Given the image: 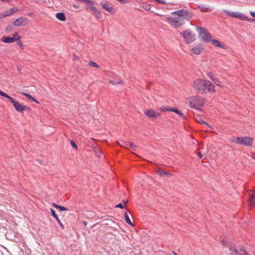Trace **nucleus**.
Returning a JSON list of instances; mask_svg holds the SVG:
<instances>
[{
    "mask_svg": "<svg viewBox=\"0 0 255 255\" xmlns=\"http://www.w3.org/2000/svg\"><path fill=\"white\" fill-rule=\"evenodd\" d=\"M242 251H243L245 252V254L246 255H248V253L246 251H245V250H243V249H242Z\"/></svg>",
    "mask_w": 255,
    "mask_h": 255,
    "instance_id": "obj_56",
    "label": "nucleus"
},
{
    "mask_svg": "<svg viewBox=\"0 0 255 255\" xmlns=\"http://www.w3.org/2000/svg\"><path fill=\"white\" fill-rule=\"evenodd\" d=\"M52 205L56 209H59L61 211H65L68 210V209L67 208L61 205H57V204L54 202L52 203Z\"/></svg>",
    "mask_w": 255,
    "mask_h": 255,
    "instance_id": "obj_18",
    "label": "nucleus"
},
{
    "mask_svg": "<svg viewBox=\"0 0 255 255\" xmlns=\"http://www.w3.org/2000/svg\"><path fill=\"white\" fill-rule=\"evenodd\" d=\"M207 76L213 81L214 79L215 78H214L213 77V73L212 72H209L207 73Z\"/></svg>",
    "mask_w": 255,
    "mask_h": 255,
    "instance_id": "obj_39",
    "label": "nucleus"
},
{
    "mask_svg": "<svg viewBox=\"0 0 255 255\" xmlns=\"http://www.w3.org/2000/svg\"><path fill=\"white\" fill-rule=\"evenodd\" d=\"M13 106L18 112L23 113L24 111H31V109L29 107L24 106L17 101L14 102Z\"/></svg>",
    "mask_w": 255,
    "mask_h": 255,
    "instance_id": "obj_7",
    "label": "nucleus"
},
{
    "mask_svg": "<svg viewBox=\"0 0 255 255\" xmlns=\"http://www.w3.org/2000/svg\"><path fill=\"white\" fill-rule=\"evenodd\" d=\"M215 85H216L217 86H219L220 87H221V86L220 85V81L217 79V78H215L214 79V80L212 81Z\"/></svg>",
    "mask_w": 255,
    "mask_h": 255,
    "instance_id": "obj_36",
    "label": "nucleus"
},
{
    "mask_svg": "<svg viewBox=\"0 0 255 255\" xmlns=\"http://www.w3.org/2000/svg\"><path fill=\"white\" fill-rule=\"evenodd\" d=\"M17 68H18V70L19 71L20 69H19V66H17Z\"/></svg>",
    "mask_w": 255,
    "mask_h": 255,
    "instance_id": "obj_59",
    "label": "nucleus"
},
{
    "mask_svg": "<svg viewBox=\"0 0 255 255\" xmlns=\"http://www.w3.org/2000/svg\"><path fill=\"white\" fill-rule=\"evenodd\" d=\"M0 95L2 97H4L5 96H6V94L0 90Z\"/></svg>",
    "mask_w": 255,
    "mask_h": 255,
    "instance_id": "obj_44",
    "label": "nucleus"
},
{
    "mask_svg": "<svg viewBox=\"0 0 255 255\" xmlns=\"http://www.w3.org/2000/svg\"><path fill=\"white\" fill-rule=\"evenodd\" d=\"M171 109L172 108H171L169 107H163L160 108L159 110L161 112L171 111Z\"/></svg>",
    "mask_w": 255,
    "mask_h": 255,
    "instance_id": "obj_28",
    "label": "nucleus"
},
{
    "mask_svg": "<svg viewBox=\"0 0 255 255\" xmlns=\"http://www.w3.org/2000/svg\"><path fill=\"white\" fill-rule=\"evenodd\" d=\"M9 12L8 10L4 11L3 13V16L5 17V16H7L10 15V14L9 13Z\"/></svg>",
    "mask_w": 255,
    "mask_h": 255,
    "instance_id": "obj_40",
    "label": "nucleus"
},
{
    "mask_svg": "<svg viewBox=\"0 0 255 255\" xmlns=\"http://www.w3.org/2000/svg\"><path fill=\"white\" fill-rule=\"evenodd\" d=\"M79 1L82 2H85L89 5H94L95 4V1L90 0H79Z\"/></svg>",
    "mask_w": 255,
    "mask_h": 255,
    "instance_id": "obj_26",
    "label": "nucleus"
},
{
    "mask_svg": "<svg viewBox=\"0 0 255 255\" xmlns=\"http://www.w3.org/2000/svg\"><path fill=\"white\" fill-rule=\"evenodd\" d=\"M13 28V27L12 25H9L5 28V31L7 32H10V31H11L12 30Z\"/></svg>",
    "mask_w": 255,
    "mask_h": 255,
    "instance_id": "obj_34",
    "label": "nucleus"
},
{
    "mask_svg": "<svg viewBox=\"0 0 255 255\" xmlns=\"http://www.w3.org/2000/svg\"><path fill=\"white\" fill-rule=\"evenodd\" d=\"M123 83L124 82L122 80H119L117 82V84H123Z\"/></svg>",
    "mask_w": 255,
    "mask_h": 255,
    "instance_id": "obj_50",
    "label": "nucleus"
},
{
    "mask_svg": "<svg viewBox=\"0 0 255 255\" xmlns=\"http://www.w3.org/2000/svg\"><path fill=\"white\" fill-rule=\"evenodd\" d=\"M254 255H255V254Z\"/></svg>",
    "mask_w": 255,
    "mask_h": 255,
    "instance_id": "obj_60",
    "label": "nucleus"
},
{
    "mask_svg": "<svg viewBox=\"0 0 255 255\" xmlns=\"http://www.w3.org/2000/svg\"><path fill=\"white\" fill-rule=\"evenodd\" d=\"M56 17L59 20L64 21L66 20L65 15L64 12H58L56 14Z\"/></svg>",
    "mask_w": 255,
    "mask_h": 255,
    "instance_id": "obj_16",
    "label": "nucleus"
},
{
    "mask_svg": "<svg viewBox=\"0 0 255 255\" xmlns=\"http://www.w3.org/2000/svg\"><path fill=\"white\" fill-rule=\"evenodd\" d=\"M246 21H249L250 22H255V19L250 18L247 16Z\"/></svg>",
    "mask_w": 255,
    "mask_h": 255,
    "instance_id": "obj_41",
    "label": "nucleus"
},
{
    "mask_svg": "<svg viewBox=\"0 0 255 255\" xmlns=\"http://www.w3.org/2000/svg\"><path fill=\"white\" fill-rule=\"evenodd\" d=\"M1 40L4 43H10L16 41V39L12 37L3 36L2 37Z\"/></svg>",
    "mask_w": 255,
    "mask_h": 255,
    "instance_id": "obj_13",
    "label": "nucleus"
},
{
    "mask_svg": "<svg viewBox=\"0 0 255 255\" xmlns=\"http://www.w3.org/2000/svg\"><path fill=\"white\" fill-rule=\"evenodd\" d=\"M101 154H102V151L100 149H98L97 155L98 156L100 157Z\"/></svg>",
    "mask_w": 255,
    "mask_h": 255,
    "instance_id": "obj_46",
    "label": "nucleus"
},
{
    "mask_svg": "<svg viewBox=\"0 0 255 255\" xmlns=\"http://www.w3.org/2000/svg\"><path fill=\"white\" fill-rule=\"evenodd\" d=\"M144 114L149 118L154 120L161 116V114L152 109H149L144 111Z\"/></svg>",
    "mask_w": 255,
    "mask_h": 255,
    "instance_id": "obj_9",
    "label": "nucleus"
},
{
    "mask_svg": "<svg viewBox=\"0 0 255 255\" xmlns=\"http://www.w3.org/2000/svg\"><path fill=\"white\" fill-rule=\"evenodd\" d=\"M17 43L21 49L23 50L24 49V45L23 44V43L21 42V41L20 40V39L18 40L17 41Z\"/></svg>",
    "mask_w": 255,
    "mask_h": 255,
    "instance_id": "obj_31",
    "label": "nucleus"
},
{
    "mask_svg": "<svg viewBox=\"0 0 255 255\" xmlns=\"http://www.w3.org/2000/svg\"><path fill=\"white\" fill-rule=\"evenodd\" d=\"M5 98H6L7 99H8L9 101L12 104H13L14 103V102H15L16 101H15L13 98H12L11 97L9 96V95H8L7 94H6V96L4 97Z\"/></svg>",
    "mask_w": 255,
    "mask_h": 255,
    "instance_id": "obj_32",
    "label": "nucleus"
},
{
    "mask_svg": "<svg viewBox=\"0 0 255 255\" xmlns=\"http://www.w3.org/2000/svg\"><path fill=\"white\" fill-rule=\"evenodd\" d=\"M204 49V46L201 44L199 43L197 45H196L195 46L193 47L191 49V51L194 54L196 55H199L200 54L202 51Z\"/></svg>",
    "mask_w": 255,
    "mask_h": 255,
    "instance_id": "obj_10",
    "label": "nucleus"
},
{
    "mask_svg": "<svg viewBox=\"0 0 255 255\" xmlns=\"http://www.w3.org/2000/svg\"><path fill=\"white\" fill-rule=\"evenodd\" d=\"M9 10V13L10 14L13 13L14 12L17 11L18 10V8L17 7H12L10 8Z\"/></svg>",
    "mask_w": 255,
    "mask_h": 255,
    "instance_id": "obj_35",
    "label": "nucleus"
},
{
    "mask_svg": "<svg viewBox=\"0 0 255 255\" xmlns=\"http://www.w3.org/2000/svg\"><path fill=\"white\" fill-rule=\"evenodd\" d=\"M91 6L89 7V9H90L91 11L93 12V14L98 19L101 17V14L100 12L97 9V8L93 6V5H91Z\"/></svg>",
    "mask_w": 255,
    "mask_h": 255,
    "instance_id": "obj_12",
    "label": "nucleus"
},
{
    "mask_svg": "<svg viewBox=\"0 0 255 255\" xmlns=\"http://www.w3.org/2000/svg\"><path fill=\"white\" fill-rule=\"evenodd\" d=\"M12 37L16 39V41L21 39V36L18 35L17 32H15Z\"/></svg>",
    "mask_w": 255,
    "mask_h": 255,
    "instance_id": "obj_37",
    "label": "nucleus"
},
{
    "mask_svg": "<svg viewBox=\"0 0 255 255\" xmlns=\"http://www.w3.org/2000/svg\"><path fill=\"white\" fill-rule=\"evenodd\" d=\"M74 60H77V59H78V56H76V55H75V54L74 55Z\"/></svg>",
    "mask_w": 255,
    "mask_h": 255,
    "instance_id": "obj_52",
    "label": "nucleus"
},
{
    "mask_svg": "<svg viewBox=\"0 0 255 255\" xmlns=\"http://www.w3.org/2000/svg\"><path fill=\"white\" fill-rule=\"evenodd\" d=\"M172 253L174 255H178L175 252L173 251Z\"/></svg>",
    "mask_w": 255,
    "mask_h": 255,
    "instance_id": "obj_57",
    "label": "nucleus"
},
{
    "mask_svg": "<svg viewBox=\"0 0 255 255\" xmlns=\"http://www.w3.org/2000/svg\"><path fill=\"white\" fill-rule=\"evenodd\" d=\"M125 220H126L127 223H128V225H129L131 226H134L133 224L132 223V222L129 217V216L127 212L125 213Z\"/></svg>",
    "mask_w": 255,
    "mask_h": 255,
    "instance_id": "obj_22",
    "label": "nucleus"
},
{
    "mask_svg": "<svg viewBox=\"0 0 255 255\" xmlns=\"http://www.w3.org/2000/svg\"><path fill=\"white\" fill-rule=\"evenodd\" d=\"M154 0L157 2L158 3H159L165 4L166 3L165 1L163 0Z\"/></svg>",
    "mask_w": 255,
    "mask_h": 255,
    "instance_id": "obj_42",
    "label": "nucleus"
},
{
    "mask_svg": "<svg viewBox=\"0 0 255 255\" xmlns=\"http://www.w3.org/2000/svg\"><path fill=\"white\" fill-rule=\"evenodd\" d=\"M189 106L192 109H194L197 110H199L200 108L193 103L192 101L189 102Z\"/></svg>",
    "mask_w": 255,
    "mask_h": 255,
    "instance_id": "obj_29",
    "label": "nucleus"
},
{
    "mask_svg": "<svg viewBox=\"0 0 255 255\" xmlns=\"http://www.w3.org/2000/svg\"><path fill=\"white\" fill-rule=\"evenodd\" d=\"M50 211L51 213V215L55 218V219L56 220L58 223L59 224L60 226L61 227L62 229H64V226L63 224L61 222L60 219H59L57 215L56 214L55 210L53 209H50Z\"/></svg>",
    "mask_w": 255,
    "mask_h": 255,
    "instance_id": "obj_14",
    "label": "nucleus"
},
{
    "mask_svg": "<svg viewBox=\"0 0 255 255\" xmlns=\"http://www.w3.org/2000/svg\"><path fill=\"white\" fill-rule=\"evenodd\" d=\"M250 13L252 16L255 18V12L254 11H250Z\"/></svg>",
    "mask_w": 255,
    "mask_h": 255,
    "instance_id": "obj_47",
    "label": "nucleus"
},
{
    "mask_svg": "<svg viewBox=\"0 0 255 255\" xmlns=\"http://www.w3.org/2000/svg\"><path fill=\"white\" fill-rule=\"evenodd\" d=\"M144 8L146 10H149L150 8V5L149 4H146L143 6Z\"/></svg>",
    "mask_w": 255,
    "mask_h": 255,
    "instance_id": "obj_43",
    "label": "nucleus"
},
{
    "mask_svg": "<svg viewBox=\"0 0 255 255\" xmlns=\"http://www.w3.org/2000/svg\"><path fill=\"white\" fill-rule=\"evenodd\" d=\"M195 120L201 125H207V124L205 123L200 117L197 116L195 118Z\"/></svg>",
    "mask_w": 255,
    "mask_h": 255,
    "instance_id": "obj_25",
    "label": "nucleus"
},
{
    "mask_svg": "<svg viewBox=\"0 0 255 255\" xmlns=\"http://www.w3.org/2000/svg\"><path fill=\"white\" fill-rule=\"evenodd\" d=\"M83 224L86 226L87 225V222L86 221H84Z\"/></svg>",
    "mask_w": 255,
    "mask_h": 255,
    "instance_id": "obj_58",
    "label": "nucleus"
},
{
    "mask_svg": "<svg viewBox=\"0 0 255 255\" xmlns=\"http://www.w3.org/2000/svg\"><path fill=\"white\" fill-rule=\"evenodd\" d=\"M128 202V200H123V203L124 204V205H126Z\"/></svg>",
    "mask_w": 255,
    "mask_h": 255,
    "instance_id": "obj_51",
    "label": "nucleus"
},
{
    "mask_svg": "<svg viewBox=\"0 0 255 255\" xmlns=\"http://www.w3.org/2000/svg\"><path fill=\"white\" fill-rule=\"evenodd\" d=\"M89 65L92 67H95L96 68H99L100 66L95 62L90 61L89 62Z\"/></svg>",
    "mask_w": 255,
    "mask_h": 255,
    "instance_id": "obj_27",
    "label": "nucleus"
},
{
    "mask_svg": "<svg viewBox=\"0 0 255 255\" xmlns=\"http://www.w3.org/2000/svg\"><path fill=\"white\" fill-rule=\"evenodd\" d=\"M193 87L195 91L201 94H206L215 91V86L211 82L202 79L195 80Z\"/></svg>",
    "mask_w": 255,
    "mask_h": 255,
    "instance_id": "obj_2",
    "label": "nucleus"
},
{
    "mask_svg": "<svg viewBox=\"0 0 255 255\" xmlns=\"http://www.w3.org/2000/svg\"><path fill=\"white\" fill-rule=\"evenodd\" d=\"M198 8L202 12H207L209 10V8L204 4L198 5Z\"/></svg>",
    "mask_w": 255,
    "mask_h": 255,
    "instance_id": "obj_23",
    "label": "nucleus"
},
{
    "mask_svg": "<svg viewBox=\"0 0 255 255\" xmlns=\"http://www.w3.org/2000/svg\"><path fill=\"white\" fill-rule=\"evenodd\" d=\"M125 146H129L132 150H135L136 149V146L132 142L130 141H126L124 143Z\"/></svg>",
    "mask_w": 255,
    "mask_h": 255,
    "instance_id": "obj_20",
    "label": "nucleus"
},
{
    "mask_svg": "<svg viewBox=\"0 0 255 255\" xmlns=\"http://www.w3.org/2000/svg\"><path fill=\"white\" fill-rule=\"evenodd\" d=\"M101 5L102 7L106 10L109 11L111 14H115L116 12V9L112 6H109L107 3H101Z\"/></svg>",
    "mask_w": 255,
    "mask_h": 255,
    "instance_id": "obj_11",
    "label": "nucleus"
},
{
    "mask_svg": "<svg viewBox=\"0 0 255 255\" xmlns=\"http://www.w3.org/2000/svg\"><path fill=\"white\" fill-rule=\"evenodd\" d=\"M222 244V245L223 246H226V242L225 241L223 240L222 242H221Z\"/></svg>",
    "mask_w": 255,
    "mask_h": 255,
    "instance_id": "obj_53",
    "label": "nucleus"
},
{
    "mask_svg": "<svg viewBox=\"0 0 255 255\" xmlns=\"http://www.w3.org/2000/svg\"><path fill=\"white\" fill-rule=\"evenodd\" d=\"M249 202L251 207L255 205V195L254 193H250L249 195Z\"/></svg>",
    "mask_w": 255,
    "mask_h": 255,
    "instance_id": "obj_17",
    "label": "nucleus"
},
{
    "mask_svg": "<svg viewBox=\"0 0 255 255\" xmlns=\"http://www.w3.org/2000/svg\"><path fill=\"white\" fill-rule=\"evenodd\" d=\"M171 112H174L175 113L178 114L179 116H180L181 117L183 118L184 119L186 118L184 115L176 108H172Z\"/></svg>",
    "mask_w": 255,
    "mask_h": 255,
    "instance_id": "obj_19",
    "label": "nucleus"
},
{
    "mask_svg": "<svg viewBox=\"0 0 255 255\" xmlns=\"http://www.w3.org/2000/svg\"><path fill=\"white\" fill-rule=\"evenodd\" d=\"M88 5H89L88 4H86V6H85V9L86 10H88V8H89V7L90 6H89Z\"/></svg>",
    "mask_w": 255,
    "mask_h": 255,
    "instance_id": "obj_54",
    "label": "nucleus"
},
{
    "mask_svg": "<svg viewBox=\"0 0 255 255\" xmlns=\"http://www.w3.org/2000/svg\"><path fill=\"white\" fill-rule=\"evenodd\" d=\"M174 17H166V21L176 28H179L185 23V20L189 21L193 17V13L188 10L181 9L171 13Z\"/></svg>",
    "mask_w": 255,
    "mask_h": 255,
    "instance_id": "obj_1",
    "label": "nucleus"
},
{
    "mask_svg": "<svg viewBox=\"0 0 255 255\" xmlns=\"http://www.w3.org/2000/svg\"><path fill=\"white\" fill-rule=\"evenodd\" d=\"M224 12L226 13L227 15L230 16L232 17H236L239 18L242 20H246L247 16L244 14L240 13L239 12H234L232 11H229L227 10H224Z\"/></svg>",
    "mask_w": 255,
    "mask_h": 255,
    "instance_id": "obj_6",
    "label": "nucleus"
},
{
    "mask_svg": "<svg viewBox=\"0 0 255 255\" xmlns=\"http://www.w3.org/2000/svg\"><path fill=\"white\" fill-rule=\"evenodd\" d=\"M158 172L161 176H162L163 175H165L166 176H171L172 175L171 173L166 172L162 169H159L158 171Z\"/></svg>",
    "mask_w": 255,
    "mask_h": 255,
    "instance_id": "obj_24",
    "label": "nucleus"
},
{
    "mask_svg": "<svg viewBox=\"0 0 255 255\" xmlns=\"http://www.w3.org/2000/svg\"><path fill=\"white\" fill-rule=\"evenodd\" d=\"M210 42H212V43L217 47H220L224 49H227V47L226 45L221 44L218 40L216 39H211Z\"/></svg>",
    "mask_w": 255,
    "mask_h": 255,
    "instance_id": "obj_15",
    "label": "nucleus"
},
{
    "mask_svg": "<svg viewBox=\"0 0 255 255\" xmlns=\"http://www.w3.org/2000/svg\"><path fill=\"white\" fill-rule=\"evenodd\" d=\"M116 208H119L121 209L126 208V206H124L122 203H120L115 206Z\"/></svg>",
    "mask_w": 255,
    "mask_h": 255,
    "instance_id": "obj_38",
    "label": "nucleus"
},
{
    "mask_svg": "<svg viewBox=\"0 0 255 255\" xmlns=\"http://www.w3.org/2000/svg\"><path fill=\"white\" fill-rule=\"evenodd\" d=\"M197 28L200 30L199 34L201 40L205 42H210L211 35L208 33L207 29L205 27L200 26H197Z\"/></svg>",
    "mask_w": 255,
    "mask_h": 255,
    "instance_id": "obj_5",
    "label": "nucleus"
},
{
    "mask_svg": "<svg viewBox=\"0 0 255 255\" xmlns=\"http://www.w3.org/2000/svg\"><path fill=\"white\" fill-rule=\"evenodd\" d=\"M70 143H71L72 147L73 148H75L76 150L78 149V146L74 140H71Z\"/></svg>",
    "mask_w": 255,
    "mask_h": 255,
    "instance_id": "obj_33",
    "label": "nucleus"
},
{
    "mask_svg": "<svg viewBox=\"0 0 255 255\" xmlns=\"http://www.w3.org/2000/svg\"><path fill=\"white\" fill-rule=\"evenodd\" d=\"M117 0L123 4L127 3V2L125 0Z\"/></svg>",
    "mask_w": 255,
    "mask_h": 255,
    "instance_id": "obj_45",
    "label": "nucleus"
},
{
    "mask_svg": "<svg viewBox=\"0 0 255 255\" xmlns=\"http://www.w3.org/2000/svg\"><path fill=\"white\" fill-rule=\"evenodd\" d=\"M22 94L27 97L29 100H31L32 101H34V102L36 103H39V102L37 101L34 98H33L32 96H31L29 94L25 93V92H22Z\"/></svg>",
    "mask_w": 255,
    "mask_h": 255,
    "instance_id": "obj_21",
    "label": "nucleus"
},
{
    "mask_svg": "<svg viewBox=\"0 0 255 255\" xmlns=\"http://www.w3.org/2000/svg\"><path fill=\"white\" fill-rule=\"evenodd\" d=\"M109 82L112 85H116L117 84V82H116L114 80H110Z\"/></svg>",
    "mask_w": 255,
    "mask_h": 255,
    "instance_id": "obj_49",
    "label": "nucleus"
},
{
    "mask_svg": "<svg viewBox=\"0 0 255 255\" xmlns=\"http://www.w3.org/2000/svg\"><path fill=\"white\" fill-rule=\"evenodd\" d=\"M230 250L234 252L235 253L234 255L238 254V251L235 246H232L230 248ZM231 255H234L233 253L231 254Z\"/></svg>",
    "mask_w": 255,
    "mask_h": 255,
    "instance_id": "obj_30",
    "label": "nucleus"
},
{
    "mask_svg": "<svg viewBox=\"0 0 255 255\" xmlns=\"http://www.w3.org/2000/svg\"><path fill=\"white\" fill-rule=\"evenodd\" d=\"M231 141L238 144L244 146H251L253 144V138L248 136L236 137L233 136Z\"/></svg>",
    "mask_w": 255,
    "mask_h": 255,
    "instance_id": "obj_3",
    "label": "nucleus"
},
{
    "mask_svg": "<svg viewBox=\"0 0 255 255\" xmlns=\"http://www.w3.org/2000/svg\"><path fill=\"white\" fill-rule=\"evenodd\" d=\"M73 6L75 8H78L79 7V6L76 4H73Z\"/></svg>",
    "mask_w": 255,
    "mask_h": 255,
    "instance_id": "obj_55",
    "label": "nucleus"
},
{
    "mask_svg": "<svg viewBox=\"0 0 255 255\" xmlns=\"http://www.w3.org/2000/svg\"><path fill=\"white\" fill-rule=\"evenodd\" d=\"M197 155H198V156L200 158H202V157H203V155L201 153V152H198V153H197Z\"/></svg>",
    "mask_w": 255,
    "mask_h": 255,
    "instance_id": "obj_48",
    "label": "nucleus"
},
{
    "mask_svg": "<svg viewBox=\"0 0 255 255\" xmlns=\"http://www.w3.org/2000/svg\"><path fill=\"white\" fill-rule=\"evenodd\" d=\"M180 35L183 36L184 42L186 44H189L195 40V34L193 33L189 29L184 30L180 32Z\"/></svg>",
    "mask_w": 255,
    "mask_h": 255,
    "instance_id": "obj_4",
    "label": "nucleus"
},
{
    "mask_svg": "<svg viewBox=\"0 0 255 255\" xmlns=\"http://www.w3.org/2000/svg\"><path fill=\"white\" fill-rule=\"evenodd\" d=\"M12 24L14 26L17 27L25 26L28 24V19L25 17H20L15 20Z\"/></svg>",
    "mask_w": 255,
    "mask_h": 255,
    "instance_id": "obj_8",
    "label": "nucleus"
}]
</instances>
